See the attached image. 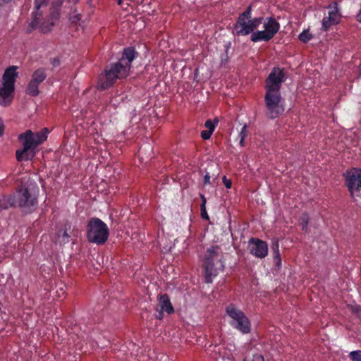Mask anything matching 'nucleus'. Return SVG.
<instances>
[{
    "instance_id": "30",
    "label": "nucleus",
    "mask_w": 361,
    "mask_h": 361,
    "mask_svg": "<svg viewBox=\"0 0 361 361\" xmlns=\"http://www.w3.org/2000/svg\"><path fill=\"white\" fill-rule=\"evenodd\" d=\"M204 126L207 128V130H210L211 132L213 133L214 131L215 124L212 121V120H207L204 123Z\"/></svg>"
},
{
    "instance_id": "1",
    "label": "nucleus",
    "mask_w": 361,
    "mask_h": 361,
    "mask_svg": "<svg viewBox=\"0 0 361 361\" xmlns=\"http://www.w3.org/2000/svg\"><path fill=\"white\" fill-rule=\"evenodd\" d=\"M135 47H126L123 49L121 57L116 63L105 67L98 80V88L104 90L109 89L118 79L126 78L130 73L131 63L137 56Z\"/></svg>"
},
{
    "instance_id": "32",
    "label": "nucleus",
    "mask_w": 361,
    "mask_h": 361,
    "mask_svg": "<svg viewBox=\"0 0 361 361\" xmlns=\"http://www.w3.org/2000/svg\"><path fill=\"white\" fill-rule=\"evenodd\" d=\"M222 181L227 189H230L232 187V181L231 179H228L226 176L222 178Z\"/></svg>"
},
{
    "instance_id": "12",
    "label": "nucleus",
    "mask_w": 361,
    "mask_h": 361,
    "mask_svg": "<svg viewBox=\"0 0 361 361\" xmlns=\"http://www.w3.org/2000/svg\"><path fill=\"white\" fill-rule=\"evenodd\" d=\"M345 185L350 193V196L354 198L359 196L361 188V170L355 171H346L344 174Z\"/></svg>"
},
{
    "instance_id": "42",
    "label": "nucleus",
    "mask_w": 361,
    "mask_h": 361,
    "mask_svg": "<svg viewBox=\"0 0 361 361\" xmlns=\"http://www.w3.org/2000/svg\"><path fill=\"white\" fill-rule=\"evenodd\" d=\"M117 1V4L118 5H121L122 4V0H116Z\"/></svg>"
},
{
    "instance_id": "41",
    "label": "nucleus",
    "mask_w": 361,
    "mask_h": 361,
    "mask_svg": "<svg viewBox=\"0 0 361 361\" xmlns=\"http://www.w3.org/2000/svg\"><path fill=\"white\" fill-rule=\"evenodd\" d=\"M68 1L73 4H76L79 1V0H68Z\"/></svg>"
},
{
    "instance_id": "23",
    "label": "nucleus",
    "mask_w": 361,
    "mask_h": 361,
    "mask_svg": "<svg viewBox=\"0 0 361 361\" xmlns=\"http://www.w3.org/2000/svg\"><path fill=\"white\" fill-rule=\"evenodd\" d=\"M49 131L47 128H44L42 131L35 133V139L37 141L38 145H41L47 138V134Z\"/></svg>"
},
{
    "instance_id": "8",
    "label": "nucleus",
    "mask_w": 361,
    "mask_h": 361,
    "mask_svg": "<svg viewBox=\"0 0 361 361\" xmlns=\"http://www.w3.org/2000/svg\"><path fill=\"white\" fill-rule=\"evenodd\" d=\"M18 139L22 141L23 147L16 152L17 161L31 160L35 156L34 149L39 146L35 139V133L32 130H27L24 133L20 134Z\"/></svg>"
},
{
    "instance_id": "9",
    "label": "nucleus",
    "mask_w": 361,
    "mask_h": 361,
    "mask_svg": "<svg viewBox=\"0 0 361 361\" xmlns=\"http://www.w3.org/2000/svg\"><path fill=\"white\" fill-rule=\"evenodd\" d=\"M16 205H18L26 214L32 213L37 208V197L35 194L32 193L27 188H21L18 191Z\"/></svg>"
},
{
    "instance_id": "16",
    "label": "nucleus",
    "mask_w": 361,
    "mask_h": 361,
    "mask_svg": "<svg viewBox=\"0 0 361 361\" xmlns=\"http://www.w3.org/2000/svg\"><path fill=\"white\" fill-rule=\"evenodd\" d=\"M18 69V66H11L7 68L2 77L3 83L4 85H8L11 86L15 87L16 80L18 76V74L16 71Z\"/></svg>"
},
{
    "instance_id": "26",
    "label": "nucleus",
    "mask_w": 361,
    "mask_h": 361,
    "mask_svg": "<svg viewBox=\"0 0 361 361\" xmlns=\"http://www.w3.org/2000/svg\"><path fill=\"white\" fill-rule=\"evenodd\" d=\"M247 126L246 124H245L242 128H241V130L240 131L239 133V138H240V146H244V141H245V137H247Z\"/></svg>"
},
{
    "instance_id": "40",
    "label": "nucleus",
    "mask_w": 361,
    "mask_h": 361,
    "mask_svg": "<svg viewBox=\"0 0 361 361\" xmlns=\"http://www.w3.org/2000/svg\"><path fill=\"white\" fill-rule=\"evenodd\" d=\"M11 0H0V6H2L8 3L11 2Z\"/></svg>"
},
{
    "instance_id": "33",
    "label": "nucleus",
    "mask_w": 361,
    "mask_h": 361,
    "mask_svg": "<svg viewBox=\"0 0 361 361\" xmlns=\"http://www.w3.org/2000/svg\"><path fill=\"white\" fill-rule=\"evenodd\" d=\"M353 312L356 314L359 318H361V306L356 305L353 307Z\"/></svg>"
},
{
    "instance_id": "17",
    "label": "nucleus",
    "mask_w": 361,
    "mask_h": 361,
    "mask_svg": "<svg viewBox=\"0 0 361 361\" xmlns=\"http://www.w3.org/2000/svg\"><path fill=\"white\" fill-rule=\"evenodd\" d=\"M265 32L269 35L272 39L274 36L278 32L280 25L276 20L273 17L265 18L263 23Z\"/></svg>"
},
{
    "instance_id": "4",
    "label": "nucleus",
    "mask_w": 361,
    "mask_h": 361,
    "mask_svg": "<svg viewBox=\"0 0 361 361\" xmlns=\"http://www.w3.org/2000/svg\"><path fill=\"white\" fill-rule=\"evenodd\" d=\"M109 236L107 225L97 217L90 218L86 226V237L90 243L104 245Z\"/></svg>"
},
{
    "instance_id": "10",
    "label": "nucleus",
    "mask_w": 361,
    "mask_h": 361,
    "mask_svg": "<svg viewBox=\"0 0 361 361\" xmlns=\"http://www.w3.org/2000/svg\"><path fill=\"white\" fill-rule=\"evenodd\" d=\"M286 74L283 69L274 67L265 80V91L280 92L282 83L286 80Z\"/></svg>"
},
{
    "instance_id": "31",
    "label": "nucleus",
    "mask_w": 361,
    "mask_h": 361,
    "mask_svg": "<svg viewBox=\"0 0 361 361\" xmlns=\"http://www.w3.org/2000/svg\"><path fill=\"white\" fill-rule=\"evenodd\" d=\"M212 132H211L210 130H202L201 132V137L203 139V140H208L211 137L212 135Z\"/></svg>"
},
{
    "instance_id": "7",
    "label": "nucleus",
    "mask_w": 361,
    "mask_h": 361,
    "mask_svg": "<svg viewBox=\"0 0 361 361\" xmlns=\"http://www.w3.org/2000/svg\"><path fill=\"white\" fill-rule=\"evenodd\" d=\"M252 17V6H249L238 18L234 26L238 35L245 36L252 33L262 23L263 18Z\"/></svg>"
},
{
    "instance_id": "6",
    "label": "nucleus",
    "mask_w": 361,
    "mask_h": 361,
    "mask_svg": "<svg viewBox=\"0 0 361 361\" xmlns=\"http://www.w3.org/2000/svg\"><path fill=\"white\" fill-rule=\"evenodd\" d=\"M226 315L230 318L228 324L243 334L251 332V322L245 314L235 305L230 304L226 307Z\"/></svg>"
},
{
    "instance_id": "34",
    "label": "nucleus",
    "mask_w": 361,
    "mask_h": 361,
    "mask_svg": "<svg viewBox=\"0 0 361 361\" xmlns=\"http://www.w3.org/2000/svg\"><path fill=\"white\" fill-rule=\"evenodd\" d=\"M211 176H209V173H207L206 175L204 176L203 179V185H210L212 184V182L210 180Z\"/></svg>"
},
{
    "instance_id": "13",
    "label": "nucleus",
    "mask_w": 361,
    "mask_h": 361,
    "mask_svg": "<svg viewBox=\"0 0 361 361\" xmlns=\"http://www.w3.org/2000/svg\"><path fill=\"white\" fill-rule=\"evenodd\" d=\"M250 253L255 257L263 259L268 255L267 243L260 239L251 238L249 240Z\"/></svg>"
},
{
    "instance_id": "18",
    "label": "nucleus",
    "mask_w": 361,
    "mask_h": 361,
    "mask_svg": "<svg viewBox=\"0 0 361 361\" xmlns=\"http://www.w3.org/2000/svg\"><path fill=\"white\" fill-rule=\"evenodd\" d=\"M158 307L161 310H164L168 314L174 312V308L171 302L170 298L166 293L160 294L157 296Z\"/></svg>"
},
{
    "instance_id": "21",
    "label": "nucleus",
    "mask_w": 361,
    "mask_h": 361,
    "mask_svg": "<svg viewBox=\"0 0 361 361\" xmlns=\"http://www.w3.org/2000/svg\"><path fill=\"white\" fill-rule=\"evenodd\" d=\"M274 250V262L278 269L281 267V258L279 252V243L276 241L273 246Z\"/></svg>"
},
{
    "instance_id": "25",
    "label": "nucleus",
    "mask_w": 361,
    "mask_h": 361,
    "mask_svg": "<svg viewBox=\"0 0 361 361\" xmlns=\"http://www.w3.org/2000/svg\"><path fill=\"white\" fill-rule=\"evenodd\" d=\"M312 38V35L310 32L309 29L303 30L298 36V39L302 43L308 42Z\"/></svg>"
},
{
    "instance_id": "43",
    "label": "nucleus",
    "mask_w": 361,
    "mask_h": 361,
    "mask_svg": "<svg viewBox=\"0 0 361 361\" xmlns=\"http://www.w3.org/2000/svg\"><path fill=\"white\" fill-rule=\"evenodd\" d=\"M214 121H215L216 123H219V121H218V119H216V118H215V119H214Z\"/></svg>"
},
{
    "instance_id": "15",
    "label": "nucleus",
    "mask_w": 361,
    "mask_h": 361,
    "mask_svg": "<svg viewBox=\"0 0 361 361\" xmlns=\"http://www.w3.org/2000/svg\"><path fill=\"white\" fill-rule=\"evenodd\" d=\"M14 86L2 84L0 87V104L4 106L8 105L13 98Z\"/></svg>"
},
{
    "instance_id": "27",
    "label": "nucleus",
    "mask_w": 361,
    "mask_h": 361,
    "mask_svg": "<svg viewBox=\"0 0 361 361\" xmlns=\"http://www.w3.org/2000/svg\"><path fill=\"white\" fill-rule=\"evenodd\" d=\"M349 357L352 361H361V350H357L350 352Z\"/></svg>"
},
{
    "instance_id": "39",
    "label": "nucleus",
    "mask_w": 361,
    "mask_h": 361,
    "mask_svg": "<svg viewBox=\"0 0 361 361\" xmlns=\"http://www.w3.org/2000/svg\"><path fill=\"white\" fill-rule=\"evenodd\" d=\"M62 235H63V238H66V242H68V239H69V238H70V235L68 234V233H67V231H64L63 232Z\"/></svg>"
},
{
    "instance_id": "11",
    "label": "nucleus",
    "mask_w": 361,
    "mask_h": 361,
    "mask_svg": "<svg viewBox=\"0 0 361 361\" xmlns=\"http://www.w3.org/2000/svg\"><path fill=\"white\" fill-rule=\"evenodd\" d=\"M47 74L44 68H39L35 70L32 75L25 92L32 97H36L39 94V85L47 78Z\"/></svg>"
},
{
    "instance_id": "22",
    "label": "nucleus",
    "mask_w": 361,
    "mask_h": 361,
    "mask_svg": "<svg viewBox=\"0 0 361 361\" xmlns=\"http://www.w3.org/2000/svg\"><path fill=\"white\" fill-rule=\"evenodd\" d=\"M309 216L307 213H303L299 219V225L302 230L307 233L308 231Z\"/></svg>"
},
{
    "instance_id": "14",
    "label": "nucleus",
    "mask_w": 361,
    "mask_h": 361,
    "mask_svg": "<svg viewBox=\"0 0 361 361\" xmlns=\"http://www.w3.org/2000/svg\"><path fill=\"white\" fill-rule=\"evenodd\" d=\"M329 16L322 20V27L324 30H327L331 25H336L340 22L341 14L338 12L337 3L333 2L328 6Z\"/></svg>"
},
{
    "instance_id": "35",
    "label": "nucleus",
    "mask_w": 361,
    "mask_h": 361,
    "mask_svg": "<svg viewBox=\"0 0 361 361\" xmlns=\"http://www.w3.org/2000/svg\"><path fill=\"white\" fill-rule=\"evenodd\" d=\"M50 62L54 67H57L60 64L59 59L57 57L51 59Z\"/></svg>"
},
{
    "instance_id": "29",
    "label": "nucleus",
    "mask_w": 361,
    "mask_h": 361,
    "mask_svg": "<svg viewBox=\"0 0 361 361\" xmlns=\"http://www.w3.org/2000/svg\"><path fill=\"white\" fill-rule=\"evenodd\" d=\"M231 47H226V49H225V54H222L221 56V65H226L227 62L228 61V49Z\"/></svg>"
},
{
    "instance_id": "20",
    "label": "nucleus",
    "mask_w": 361,
    "mask_h": 361,
    "mask_svg": "<svg viewBox=\"0 0 361 361\" xmlns=\"http://www.w3.org/2000/svg\"><path fill=\"white\" fill-rule=\"evenodd\" d=\"M16 206V199L13 196H0V210L6 209Z\"/></svg>"
},
{
    "instance_id": "5",
    "label": "nucleus",
    "mask_w": 361,
    "mask_h": 361,
    "mask_svg": "<svg viewBox=\"0 0 361 361\" xmlns=\"http://www.w3.org/2000/svg\"><path fill=\"white\" fill-rule=\"evenodd\" d=\"M264 115L269 119L279 118L285 111V101L281 92L265 91Z\"/></svg>"
},
{
    "instance_id": "38",
    "label": "nucleus",
    "mask_w": 361,
    "mask_h": 361,
    "mask_svg": "<svg viewBox=\"0 0 361 361\" xmlns=\"http://www.w3.org/2000/svg\"><path fill=\"white\" fill-rule=\"evenodd\" d=\"M4 133V124L2 120L0 118V136Z\"/></svg>"
},
{
    "instance_id": "37",
    "label": "nucleus",
    "mask_w": 361,
    "mask_h": 361,
    "mask_svg": "<svg viewBox=\"0 0 361 361\" xmlns=\"http://www.w3.org/2000/svg\"><path fill=\"white\" fill-rule=\"evenodd\" d=\"M71 20H72V23H76V22L80 20V15L77 14V15L74 16L73 17H72Z\"/></svg>"
},
{
    "instance_id": "36",
    "label": "nucleus",
    "mask_w": 361,
    "mask_h": 361,
    "mask_svg": "<svg viewBox=\"0 0 361 361\" xmlns=\"http://www.w3.org/2000/svg\"><path fill=\"white\" fill-rule=\"evenodd\" d=\"M157 311H158V314L156 315V318L159 320H161L164 317V310H161V309L159 310L158 307L157 308Z\"/></svg>"
},
{
    "instance_id": "28",
    "label": "nucleus",
    "mask_w": 361,
    "mask_h": 361,
    "mask_svg": "<svg viewBox=\"0 0 361 361\" xmlns=\"http://www.w3.org/2000/svg\"><path fill=\"white\" fill-rule=\"evenodd\" d=\"M243 361H264V359L262 355L256 353L252 357L247 356Z\"/></svg>"
},
{
    "instance_id": "19",
    "label": "nucleus",
    "mask_w": 361,
    "mask_h": 361,
    "mask_svg": "<svg viewBox=\"0 0 361 361\" xmlns=\"http://www.w3.org/2000/svg\"><path fill=\"white\" fill-rule=\"evenodd\" d=\"M250 40L254 42H269L271 38L264 30H258L250 33Z\"/></svg>"
},
{
    "instance_id": "24",
    "label": "nucleus",
    "mask_w": 361,
    "mask_h": 361,
    "mask_svg": "<svg viewBox=\"0 0 361 361\" xmlns=\"http://www.w3.org/2000/svg\"><path fill=\"white\" fill-rule=\"evenodd\" d=\"M200 198L202 200V203L200 204V213H201V217L203 219L209 220V215L206 210V197L204 195H200Z\"/></svg>"
},
{
    "instance_id": "3",
    "label": "nucleus",
    "mask_w": 361,
    "mask_h": 361,
    "mask_svg": "<svg viewBox=\"0 0 361 361\" xmlns=\"http://www.w3.org/2000/svg\"><path fill=\"white\" fill-rule=\"evenodd\" d=\"M224 269V255L221 248L218 245L207 248L202 262V274L204 282L211 283L219 271Z\"/></svg>"
},
{
    "instance_id": "2",
    "label": "nucleus",
    "mask_w": 361,
    "mask_h": 361,
    "mask_svg": "<svg viewBox=\"0 0 361 361\" xmlns=\"http://www.w3.org/2000/svg\"><path fill=\"white\" fill-rule=\"evenodd\" d=\"M49 0H35V11L32 13V20L30 23L31 30L38 28L42 33L50 32L59 21L60 8L48 5Z\"/></svg>"
}]
</instances>
